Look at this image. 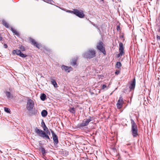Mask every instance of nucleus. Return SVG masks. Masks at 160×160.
Returning a JSON list of instances; mask_svg holds the SVG:
<instances>
[{
  "label": "nucleus",
  "instance_id": "nucleus-1",
  "mask_svg": "<svg viewBox=\"0 0 160 160\" xmlns=\"http://www.w3.org/2000/svg\"><path fill=\"white\" fill-rule=\"evenodd\" d=\"M41 124L43 131L36 127L35 129V132L39 136L43 138V139H48L50 141V139L49 136L46 133V132L48 133V129L46 127L43 120L42 121Z\"/></svg>",
  "mask_w": 160,
  "mask_h": 160
},
{
  "label": "nucleus",
  "instance_id": "nucleus-2",
  "mask_svg": "<svg viewBox=\"0 0 160 160\" xmlns=\"http://www.w3.org/2000/svg\"><path fill=\"white\" fill-rule=\"evenodd\" d=\"M34 107V102L33 101L28 98L26 105L27 109L30 112H29V115L30 116L32 115H36L37 114L38 112L37 110L35 108L33 109Z\"/></svg>",
  "mask_w": 160,
  "mask_h": 160
},
{
  "label": "nucleus",
  "instance_id": "nucleus-3",
  "mask_svg": "<svg viewBox=\"0 0 160 160\" xmlns=\"http://www.w3.org/2000/svg\"><path fill=\"white\" fill-rule=\"evenodd\" d=\"M96 55L95 50L93 49H90L83 54V57L85 58H91L94 57Z\"/></svg>",
  "mask_w": 160,
  "mask_h": 160
},
{
  "label": "nucleus",
  "instance_id": "nucleus-4",
  "mask_svg": "<svg viewBox=\"0 0 160 160\" xmlns=\"http://www.w3.org/2000/svg\"><path fill=\"white\" fill-rule=\"evenodd\" d=\"M131 132L132 136L134 137H136L138 135V129L137 126L134 121L132 119H131Z\"/></svg>",
  "mask_w": 160,
  "mask_h": 160
},
{
  "label": "nucleus",
  "instance_id": "nucleus-5",
  "mask_svg": "<svg viewBox=\"0 0 160 160\" xmlns=\"http://www.w3.org/2000/svg\"><path fill=\"white\" fill-rule=\"evenodd\" d=\"M68 12L73 13L80 18H82L85 16L83 11L81 10H79L77 9H74L72 11H68Z\"/></svg>",
  "mask_w": 160,
  "mask_h": 160
},
{
  "label": "nucleus",
  "instance_id": "nucleus-6",
  "mask_svg": "<svg viewBox=\"0 0 160 160\" xmlns=\"http://www.w3.org/2000/svg\"><path fill=\"white\" fill-rule=\"evenodd\" d=\"M93 120V117H89L87 119H84L79 125L80 127H83L87 126L89 123Z\"/></svg>",
  "mask_w": 160,
  "mask_h": 160
},
{
  "label": "nucleus",
  "instance_id": "nucleus-7",
  "mask_svg": "<svg viewBox=\"0 0 160 160\" xmlns=\"http://www.w3.org/2000/svg\"><path fill=\"white\" fill-rule=\"evenodd\" d=\"M103 42L101 41H99L97 44V48L98 50L105 55L106 54V51L103 47Z\"/></svg>",
  "mask_w": 160,
  "mask_h": 160
},
{
  "label": "nucleus",
  "instance_id": "nucleus-8",
  "mask_svg": "<svg viewBox=\"0 0 160 160\" xmlns=\"http://www.w3.org/2000/svg\"><path fill=\"white\" fill-rule=\"evenodd\" d=\"M51 132L52 134V138L54 144L55 145H57L58 143V137L53 131L51 130Z\"/></svg>",
  "mask_w": 160,
  "mask_h": 160
},
{
  "label": "nucleus",
  "instance_id": "nucleus-9",
  "mask_svg": "<svg viewBox=\"0 0 160 160\" xmlns=\"http://www.w3.org/2000/svg\"><path fill=\"white\" fill-rule=\"evenodd\" d=\"M13 53L14 54H15L19 55L22 58H25L27 56L26 55L22 53L20 50L18 49L14 50L13 51Z\"/></svg>",
  "mask_w": 160,
  "mask_h": 160
},
{
  "label": "nucleus",
  "instance_id": "nucleus-10",
  "mask_svg": "<svg viewBox=\"0 0 160 160\" xmlns=\"http://www.w3.org/2000/svg\"><path fill=\"white\" fill-rule=\"evenodd\" d=\"M123 104V100L122 97L121 96L119 97L117 104V106L118 108L120 109Z\"/></svg>",
  "mask_w": 160,
  "mask_h": 160
},
{
  "label": "nucleus",
  "instance_id": "nucleus-11",
  "mask_svg": "<svg viewBox=\"0 0 160 160\" xmlns=\"http://www.w3.org/2000/svg\"><path fill=\"white\" fill-rule=\"evenodd\" d=\"M136 85V80L135 78H134L132 81L131 82V83H130L129 86V88H130L131 90H133L134 89L135 86Z\"/></svg>",
  "mask_w": 160,
  "mask_h": 160
},
{
  "label": "nucleus",
  "instance_id": "nucleus-12",
  "mask_svg": "<svg viewBox=\"0 0 160 160\" xmlns=\"http://www.w3.org/2000/svg\"><path fill=\"white\" fill-rule=\"evenodd\" d=\"M30 40L32 42V44L36 46L37 48H40V45L38 44L34 39L31 38Z\"/></svg>",
  "mask_w": 160,
  "mask_h": 160
},
{
  "label": "nucleus",
  "instance_id": "nucleus-13",
  "mask_svg": "<svg viewBox=\"0 0 160 160\" xmlns=\"http://www.w3.org/2000/svg\"><path fill=\"white\" fill-rule=\"evenodd\" d=\"M62 70H64L65 71L69 72L72 68L71 67H69L65 65H62L61 67Z\"/></svg>",
  "mask_w": 160,
  "mask_h": 160
},
{
  "label": "nucleus",
  "instance_id": "nucleus-14",
  "mask_svg": "<svg viewBox=\"0 0 160 160\" xmlns=\"http://www.w3.org/2000/svg\"><path fill=\"white\" fill-rule=\"evenodd\" d=\"M39 150H41L42 154L43 156H44L46 154V152H45V150L44 148L42 146H40L39 148Z\"/></svg>",
  "mask_w": 160,
  "mask_h": 160
},
{
  "label": "nucleus",
  "instance_id": "nucleus-15",
  "mask_svg": "<svg viewBox=\"0 0 160 160\" xmlns=\"http://www.w3.org/2000/svg\"><path fill=\"white\" fill-rule=\"evenodd\" d=\"M51 82L52 84L56 88L57 87V84L55 81V80L51 78H50Z\"/></svg>",
  "mask_w": 160,
  "mask_h": 160
},
{
  "label": "nucleus",
  "instance_id": "nucleus-16",
  "mask_svg": "<svg viewBox=\"0 0 160 160\" xmlns=\"http://www.w3.org/2000/svg\"><path fill=\"white\" fill-rule=\"evenodd\" d=\"M119 51H121V52H123L124 48L122 43V42L120 43L119 44Z\"/></svg>",
  "mask_w": 160,
  "mask_h": 160
},
{
  "label": "nucleus",
  "instance_id": "nucleus-17",
  "mask_svg": "<svg viewBox=\"0 0 160 160\" xmlns=\"http://www.w3.org/2000/svg\"><path fill=\"white\" fill-rule=\"evenodd\" d=\"M48 114L47 111L45 110H43L41 112V115L42 117H46Z\"/></svg>",
  "mask_w": 160,
  "mask_h": 160
},
{
  "label": "nucleus",
  "instance_id": "nucleus-18",
  "mask_svg": "<svg viewBox=\"0 0 160 160\" xmlns=\"http://www.w3.org/2000/svg\"><path fill=\"white\" fill-rule=\"evenodd\" d=\"M11 30L16 35L18 36L19 35V33L18 32L15 30V29L13 28L12 27L11 28Z\"/></svg>",
  "mask_w": 160,
  "mask_h": 160
},
{
  "label": "nucleus",
  "instance_id": "nucleus-19",
  "mask_svg": "<svg viewBox=\"0 0 160 160\" xmlns=\"http://www.w3.org/2000/svg\"><path fill=\"white\" fill-rule=\"evenodd\" d=\"M46 97V95L45 94L42 93L41 95L40 98L42 100L44 101L45 100Z\"/></svg>",
  "mask_w": 160,
  "mask_h": 160
},
{
  "label": "nucleus",
  "instance_id": "nucleus-20",
  "mask_svg": "<svg viewBox=\"0 0 160 160\" xmlns=\"http://www.w3.org/2000/svg\"><path fill=\"white\" fill-rule=\"evenodd\" d=\"M5 94L8 98H12V96L11 95L10 92H6Z\"/></svg>",
  "mask_w": 160,
  "mask_h": 160
},
{
  "label": "nucleus",
  "instance_id": "nucleus-21",
  "mask_svg": "<svg viewBox=\"0 0 160 160\" xmlns=\"http://www.w3.org/2000/svg\"><path fill=\"white\" fill-rule=\"evenodd\" d=\"M2 24L3 25L5 26V27L7 28H8L9 27V25L7 22L4 20L2 21Z\"/></svg>",
  "mask_w": 160,
  "mask_h": 160
},
{
  "label": "nucleus",
  "instance_id": "nucleus-22",
  "mask_svg": "<svg viewBox=\"0 0 160 160\" xmlns=\"http://www.w3.org/2000/svg\"><path fill=\"white\" fill-rule=\"evenodd\" d=\"M122 66L121 63L119 62H118L116 64V67L117 68H120Z\"/></svg>",
  "mask_w": 160,
  "mask_h": 160
},
{
  "label": "nucleus",
  "instance_id": "nucleus-23",
  "mask_svg": "<svg viewBox=\"0 0 160 160\" xmlns=\"http://www.w3.org/2000/svg\"><path fill=\"white\" fill-rule=\"evenodd\" d=\"M69 111L70 112L72 113L73 114H75L76 112L75 108L73 107L71 108L69 110Z\"/></svg>",
  "mask_w": 160,
  "mask_h": 160
},
{
  "label": "nucleus",
  "instance_id": "nucleus-24",
  "mask_svg": "<svg viewBox=\"0 0 160 160\" xmlns=\"http://www.w3.org/2000/svg\"><path fill=\"white\" fill-rule=\"evenodd\" d=\"M19 48H20V50L22 51H25V47L22 45L20 46Z\"/></svg>",
  "mask_w": 160,
  "mask_h": 160
},
{
  "label": "nucleus",
  "instance_id": "nucleus-25",
  "mask_svg": "<svg viewBox=\"0 0 160 160\" xmlns=\"http://www.w3.org/2000/svg\"><path fill=\"white\" fill-rule=\"evenodd\" d=\"M119 53L117 55V57L119 58L121 56H122L124 53V52L119 51Z\"/></svg>",
  "mask_w": 160,
  "mask_h": 160
},
{
  "label": "nucleus",
  "instance_id": "nucleus-26",
  "mask_svg": "<svg viewBox=\"0 0 160 160\" xmlns=\"http://www.w3.org/2000/svg\"><path fill=\"white\" fill-rule=\"evenodd\" d=\"M4 110L5 111L7 112V113H9L10 112V109L8 108H4Z\"/></svg>",
  "mask_w": 160,
  "mask_h": 160
},
{
  "label": "nucleus",
  "instance_id": "nucleus-27",
  "mask_svg": "<svg viewBox=\"0 0 160 160\" xmlns=\"http://www.w3.org/2000/svg\"><path fill=\"white\" fill-rule=\"evenodd\" d=\"M76 62L75 61H72V62H71V64L72 65H75L76 64Z\"/></svg>",
  "mask_w": 160,
  "mask_h": 160
},
{
  "label": "nucleus",
  "instance_id": "nucleus-28",
  "mask_svg": "<svg viewBox=\"0 0 160 160\" xmlns=\"http://www.w3.org/2000/svg\"><path fill=\"white\" fill-rule=\"evenodd\" d=\"M43 1L48 3H51L52 0H44Z\"/></svg>",
  "mask_w": 160,
  "mask_h": 160
},
{
  "label": "nucleus",
  "instance_id": "nucleus-29",
  "mask_svg": "<svg viewBox=\"0 0 160 160\" xmlns=\"http://www.w3.org/2000/svg\"><path fill=\"white\" fill-rule=\"evenodd\" d=\"M107 88V86L106 85H105V84H104L102 86V89H104L105 88Z\"/></svg>",
  "mask_w": 160,
  "mask_h": 160
},
{
  "label": "nucleus",
  "instance_id": "nucleus-30",
  "mask_svg": "<svg viewBox=\"0 0 160 160\" xmlns=\"http://www.w3.org/2000/svg\"><path fill=\"white\" fill-rule=\"evenodd\" d=\"M115 73L116 74L118 75L120 73V71L119 70H117L115 72Z\"/></svg>",
  "mask_w": 160,
  "mask_h": 160
},
{
  "label": "nucleus",
  "instance_id": "nucleus-31",
  "mask_svg": "<svg viewBox=\"0 0 160 160\" xmlns=\"http://www.w3.org/2000/svg\"><path fill=\"white\" fill-rule=\"evenodd\" d=\"M117 30H120V27L119 26H118L117 27Z\"/></svg>",
  "mask_w": 160,
  "mask_h": 160
},
{
  "label": "nucleus",
  "instance_id": "nucleus-32",
  "mask_svg": "<svg viewBox=\"0 0 160 160\" xmlns=\"http://www.w3.org/2000/svg\"><path fill=\"white\" fill-rule=\"evenodd\" d=\"M4 48H6L8 47V46L6 44H4Z\"/></svg>",
  "mask_w": 160,
  "mask_h": 160
},
{
  "label": "nucleus",
  "instance_id": "nucleus-33",
  "mask_svg": "<svg viewBox=\"0 0 160 160\" xmlns=\"http://www.w3.org/2000/svg\"><path fill=\"white\" fill-rule=\"evenodd\" d=\"M157 40H160V36H157Z\"/></svg>",
  "mask_w": 160,
  "mask_h": 160
},
{
  "label": "nucleus",
  "instance_id": "nucleus-34",
  "mask_svg": "<svg viewBox=\"0 0 160 160\" xmlns=\"http://www.w3.org/2000/svg\"><path fill=\"white\" fill-rule=\"evenodd\" d=\"M45 50L46 51H47V50L46 49H45V51H44V52H45ZM48 51V50H47V51Z\"/></svg>",
  "mask_w": 160,
  "mask_h": 160
},
{
  "label": "nucleus",
  "instance_id": "nucleus-35",
  "mask_svg": "<svg viewBox=\"0 0 160 160\" xmlns=\"http://www.w3.org/2000/svg\"><path fill=\"white\" fill-rule=\"evenodd\" d=\"M130 144H130V143H128V144H127V145H130Z\"/></svg>",
  "mask_w": 160,
  "mask_h": 160
},
{
  "label": "nucleus",
  "instance_id": "nucleus-36",
  "mask_svg": "<svg viewBox=\"0 0 160 160\" xmlns=\"http://www.w3.org/2000/svg\"><path fill=\"white\" fill-rule=\"evenodd\" d=\"M158 84H159V86L160 87V81L159 82V83Z\"/></svg>",
  "mask_w": 160,
  "mask_h": 160
},
{
  "label": "nucleus",
  "instance_id": "nucleus-37",
  "mask_svg": "<svg viewBox=\"0 0 160 160\" xmlns=\"http://www.w3.org/2000/svg\"><path fill=\"white\" fill-rule=\"evenodd\" d=\"M159 32H160V29H159Z\"/></svg>",
  "mask_w": 160,
  "mask_h": 160
},
{
  "label": "nucleus",
  "instance_id": "nucleus-38",
  "mask_svg": "<svg viewBox=\"0 0 160 160\" xmlns=\"http://www.w3.org/2000/svg\"><path fill=\"white\" fill-rule=\"evenodd\" d=\"M101 0L102 1H103V0Z\"/></svg>",
  "mask_w": 160,
  "mask_h": 160
}]
</instances>
